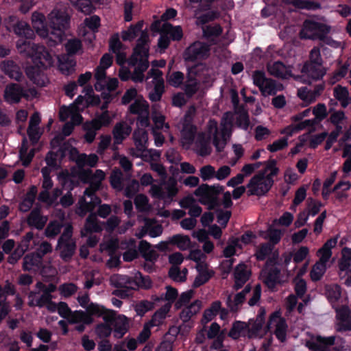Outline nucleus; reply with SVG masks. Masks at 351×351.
Returning a JSON list of instances; mask_svg holds the SVG:
<instances>
[{"label": "nucleus", "mask_w": 351, "mask_h": 351, "mask_svg": "<svg viewBox=\"0 0 351 351\" xmlns=\"http://www.w3.org/2000/svg\"><path fill=\"white\" fill-rule=\"evenodd\" d=\"M113 58L110 53H105L101 58L99 65L95 71V78L102 80L104 75H106V69L112 64Z\"/></svg>", "instance_id": "79ce46f5"}, {"label": "nucleus", "mask_w": 351, "mask_h": 351, "mask_svg": "<svg viewBox=\"0 0 351 351\" xmlns=\"http://www.w3.org/2000/svg\"><path fill=\"white\" fill-rule=\"evenodd\" d=\"M229 336L234 339H237L241 337H248L246 322L240 321L235 322L229 332Z\"/></svg>", "instance_id": "3c124183"}, {"label": "nucleus", "mask_w": 351, "mask_h": 351, "mask_svg": "<svg viewBox=\"0 0 351 351\" xmlns=\"http://www.w3.org/2000/svg\"><path fill=\"white\" fill-rule=\"evenodd\" d=\"M70 18L64 8H53L47 16L39 12L32 14V25L36 33L42 38L46 39L47 43L54 46L62 43L65 35V30L69 27Z\"/></svg>", "instance_id": "f257e3e1"}, {"label": "nucleus", "mask_w": 351, "mask_h": 351, "mask_svg": "<svg viewBox=\"0 0 351 351\" xmlns=\"http://www.w3.org/2000/svg\"><path fill=\"white\" fill-rule=\"evenodd\" d=\"M250 271L247 266L243 263L239 264L234 272V287L238 289L241 288L249 279Z\"/></svg>", "instance_id": "72a5a7b5"}, {"label": "nucleus", "mask_w": 351, "mask_h": 351, "mask_svg": "<svg viewBox=\"0 0 351 351\" xmlns=\"http://www.w3.org/2000/svg\"><path fill=\"white\" fill-rule=\"evenodd\" d=\"M232 114L230 112L224 114L221 119V130L219 132L217 123L215 120H210L207 125L208 135L199 136V140L196 142L197 152L199 155L205 156L211 152V147L209 145V140L213 137V144L217 152H221L226 145V135L228 134L232 127Z\"/></svg>", "instance_id": "20e7f679"}, {"label": "nucleus", "mask_w": 351, "mask_h": 351, "mask_svg": "<svg viewBox=\"0 0 351 351\" xmlns=\"http://www.w3.org/2000/svg\"><path fill=\"white\" fill-rule=\"evenodd\" d=\"M143 25V22L139 21L121 32V38L123 41H132L140 36L133 54L130 58V64L135 66L132 76L134 82H142L144 80L143 73L149 67V36L147 32L142 29Z\"/></svg>", "instance_id": "7ed1b4c3"}, {"label": "nucleus", "mask_w": 351, "mask_h": 351, "mask_svg": "<svg viewBox=\"0 0 351 351\" xmlns=\"http://www.w3.org/2000/svg\"><path fill=\"white\" fill-rule=\"evenodd\" d=\"M132 132V128L126 122L116 123L112 130L114 144H121Z\"/></svg>", "instance_id": "2f4dec72"}, {"label": "nucleus", "mask_w": 351, "mask_h": 351, "mask_svg": "<svg viewBox=\"0 0 351 351\" xmlns=\"http://www.w3.org/2000/svg\"><path fill=\"white\" fill-rule=\"evenodd\" d=\"M62 194V191L60 189H54L50 194L49 192H40L38 195V199L40 202H45L48 205H52L56 202L59 196Z\"/></svg>", "instance_id": "e2e57ef3"}, {"label": "nucleus", "mask_w": 351, "mask_h": 351, "mask_svg": "<svg viewBox=\"0 0 351 351\" xmlns=\"http://www.w3.org/2000/svg\"><path fill=\"white\" fill-rule=\"evenodd\" d=\"M335 337L331 336L324 338L320 336L312 337L305 343L306 346L311 351H328L329 346L335 343Z\"/></svg>", "instance_id": "cd10ccee"}, {"label": "nucleus", "mask_w": 351, "mask_h": 351, "mask_svg": "<svg viewBox=\"0 0 351 351\" xmlns=\"http://www.w3.org/2000/svg\"><path fill=\"white\" fill-rule=\"evenodd\" d=\"M161 31L173 40H180L182 37V30L180 26H172L170 23H165L161 27Z\"/></svg>", "instance_id": "4d7b16f0"}, {"label": "nucleus", "mask_w": 351, "mask_h": 351, "mask_svg": "<svg viewBox=\"0 0 351 351\" xmlns=\"http://www.w3.org/2000/svg\"><path fill=\"white\" fill-rule=\"evenodd\" d=\"M267 69L271 75L278 78L289 79L293 76L291 67L280 61L269 62Z\"/></svg>", "instance_id": "393cba45"}, {"label": "nucleus", "mask_w": 351, "mask_h": 351, "mask_svg": "<svg viewBox=\"0 0 351 351\" xmlns=\"http://www.w3.org/2000/svg\"><path fill=\"white\" fill-rule=\"evenodd\" d=\"M112 121V117L110 116L108 110H105L92 121L87 123V126L94 128L96 130H99L102 127L108 126L111 123Z\"/></svg>", "instance_id": "49530a36"}, {"label": "nucleus", "mask_w": 351, "mask_h": 351, "mask_svg": "<svg viewBox=\"0 0 351 351\" xmlns=\"http://www.w3.org/2000/svg\"><path fill=\"white\" fill-rule=\"evenodd\" d=\"M37 194V188L35 186H32L29 190L25 195L22 202L19 205V209L22 212L28 211L33 205L36 195Z\"/></svg>", "instance_id": "5fc2aeb1"}, {"label": "nucleus", "mask_w": 351, "mask_h": 351, "mask_svg": "<svg viewBox=\"0 0 351 351\" xmlns=\"http://www.w3.org/2000/svg\"><path fill=\"white\" fill-rule=\"evenodd\" d=\"M267 328L280 342L286 341L288 325L279 311H276L270 315Z\"/></svg>", "instance_id": "f8f14e48"}, {"label": "nucleus", "mask_w": 351, "mask_h": 351, "mask_svg": "<svg viewBox=\"0 0 351 351\" xmlns=\"http://www.w3.org/2000/svg\"><path fill=\"white\" fill-rule=\"evenodd\" d=\"M14 32L19 36L24 37L25 38H33L34 33L30 25L22 21H17L16 24L13 26Z\"/></svg>", "instance_id": "c03bdc74"}, {"label": "nucleus", "mask_w": 351, "mask_h": 351, "mask_svg": "<svg viewBox=\"0 0 351 351\" xmlns=\"http://www.w3.org/2000/svg\"><path fill=\"white\" fill-rule=\"evenodd\" d=\"M132 114H137V125L147 128L149 125V105L143 97H137L129 107Z\"/></svg>", "instance_id": "f3484780"}, {"label": "nucleus", "mask_w": 351, "mask_h": 351, "mask_svg": "<svg viewBox=\"0 0 351 351\" xmlns=\"http://www.w3.org/2000/svg\"><path fill=\"white\" fill-rule=\"evenodd\" d=\"M139 250L146 260L153 261L158 257L156 251L152 248L151 245L146 241H141L140 242Z\"/></svg>", "instance_id": "0e129e2a"}, {"label": "nucleus", "mask_w": 351, "mask_h": 351, "mask_svg": "<svg viewBox=\"0 0 351 351\" xmlns=\"http://www.w3.org/2000/svg\"><path fill=\"white\" fill-rule=\"evenodd\" d=\"M178 193L177 181L174 178H169L165 187L153 184L149 190L151 195L155 198L162 199L165 203H169Z\"/></svg>", "instance_id": "ddd939ff"}, {"label": "nucleus", "mask_w": 351, "mask_h": 351, "mask_svg": "<svg viewBox=\"0 0 351 351\" xmlns=\"http://www.w3.org/2000/svg\"><path fill=\"white\" fill-rule=\"evenodd\" d=\"M102 230V226L99 223L97 216L91 214L86 219L84 228L82 230V236H86L88 233L97 232Z\"/></svg>", "instance_id": "a18cd8bd"}, {"label": "nucleus", "mask_w": 351, "mask_h": 351, "mask_svg": "<svg viewBox=\"0 0 351 351\" xmlns=\"http://www.w3.org/2000/svg\"><path fill=\"white\" fill-rule=\"evenodd\" d=\"M47 221V218L41 215L40 210L38 209L33 210L27 219L28 224L37 229H42L45 226Z\"/></svg>", "instance_id": "864d4df0"}, {"label": "nucleus", "mask_w": 351, "mask_h": 351, "mask_svg": "<svg viewBox=\"0 0 351 351\" xmlns=\"http://www.w3.org/2000/svg\"><path fill=\"white\" fill-rule=\"evenodd\" d=\"M60 151L62 156H69L70 159L76 162L78 166H88L94 167L98 162L99 158L95 154L86 155L85 154H79L76 148L73 147L69 143L64 144Z\"/></svg>", "instance_id": "9b49d317"}, {"label": "nucleus", "mask_w": 351, "mask_h": 351, "mask_svg": "<svg viewBox=\"0 0 351 351\" xmlns=\"http://www.w3.org/2000/svg\"><path fill=\"white\" fill-rule=\"evenodd\" d=\"M196 269L198 275L193 282V287H198L206 283L212 277L213 272L208 269L206 263L196 265Z\"/></svg>", "instance_id": "f704fd0d"}, {"label": "nucleus", "mask_w": 351, "mask_h": 351, "mask_svg": "<svg viewBox=\"0 0 351 351\" xmlns=\"http://www.w3.org/2000/svg\"><path fill=\"white\" fill-rule=\"evenodd\" d=\"M302 76L308 77V82L321 79L326 73L323 65L306 62L302 69Z\"/></svg>", "instance_id": "c85d7f7f"}, {"label": "nucleus", "mask_w": 351, "mask_h": 351, "mask_svg": "<svg viewBox=\"0 0 351 351\" xmlns=\"http://www.w3.org/2000/svg\"><path fill=\"white\" fill-rule=\"evenodd\" d=\"M339 276L345 285L351 287V249L344 248L342 250Z\"/></svg>", "instance_id": "aec40b11"}, {"label": "nucleus", "mask_w": 351, "mask_h": 351, "mask_svg": "<svg viewBox=\"0 0 351 351\" xmlns=\"http://www.w3.org/2000/svg\"><path fill=\"white\" fill-rule=\"evenodd\" d=\"M106 173L101 169H97L94 173L92 171H84L81 175V178L84 182L90 184V186L86 189L84 196L78 202L77 213L84 216L88 212L92 211L95 206L100 203L99 197L95 196V192L97 191L105 179Z\"/></svg>", "instance_id": "39448f33"}, {"label": "nucleus", "mask_w": 351, "mask_h": 351, "mask_svg": "<svg viewBox=\"0 0 351 351\" xmlns=\"http://www.w3.org/2000/svg\"><path fill=\"white\" fill-rule=\"evenodd\" d=\"M146 228L148 229V234L151 237H157L162 233V226L160 224L157 223L154 219H147Z\"/></svg>", "instance_id": "774afa93"}, {"label": "nucleus", "mask_w": 351, "mask_h": 351, "mask_svg": "<svg viewBox=\"0 0 351 351\" xmlns=\"http://www.w3.org/2000/svg\"><path fill=\"white\" fill-rule=\"evenodd\" d=\"M298 97L308 106L315 101L319 93L315 90H308L306 88H301L298 90Z\"/></svg>", "instance_id": "680f3d73"}, {"label": "nucleus", "mask_w": 351, "mask_h": 351, "mask_svg": "<svg viewBox=\"0 0 351 351\" xmlns=\"http://www.w3.org/2000/svg\"><path fill=\"white\" fill-rule=\"evenodd\" d=\"M70 1L73 6L85 14H89L95 10L90 0H70Z\"/></svg>", "instance_id": "69168bd1"}, {"label": "nucleus", "mask_w": 351, "mask_h": 351, "mask_svg": "<svg viewBox=\"0 0 351 351\" xmlns=\"http://www.w3.org/2000/svg\"><path fill=\"white\" fill-rule=\"evenodd\" d=\"M265 311L261 308L255 319H250L246 325L247 326L248 338L261 337L263 335L262 328L265 322Z\"/></svg>", "instance_id": "4be33fe9"}, {"label": "nucleus", "mask_w": 351, "mask_h": 351, "mask_svg": "<svg viewBox=\"0 0 351 351\" xmlns=\"http://www.w3.org/2000/svg\"><path fill=\"white\" fill-rule=\"evenodd\" d=\"M162 75V72L158 69H152L148 73L147 86V88L154 86L153 90L149 93V97L153 101L160 100L164 91V80Z\"/></svg>", "instance_id": "2eb2a0df"}, {"label": "nucleus", "mask_w": 351, "mask_h": 351, "mask_svg": "<svg viewBox=\"0 0 351 351\" xmlns=\"http://www.w3.org/2000/svg\"><path fill=\"white\" fill-rule=\"evenodd\" d=\"M169 243L176 245L181 250H186L191 247V239L188 236L176 234L169 239Z\"/></svg>", "instance_id": "052dcab7"}, {"label": "nucleus", "mask_w": 351, "mask_h": 351, "mask_svg": "<svg viewBox=\"0 0 351 351\" xmlns=\"http://www.w3.org/2000/svg\"><path fill=\"white\" fill-rule=\"evenodd\" d=\"M137 126L138 128L134 131L133 134V138L136 148V152H134V149H131L130 154L135 156L136 157H139L147 148L148 134L143 130L144 128L138 125Z\"/></svg>", "instance_id": "b1692460"}, {"label": "nucleus", "mask_w": 351, "mask_h": 351, "mask_svg": "<svg viewBox=\"0 0 351 351\" xmlns=\"http://www.w3.org/2000/svg\"><path fill=\"white\" fill-rule=\"evenodd\" d=\"M25 97H27V95L20 85L12 83L6 86L3 97L8 104H17Z\"/></svg>", "instance_id": "bb28decb"}, {"label": "nucleus", "mask_w": 351, "mask_h": 351, "mask_svg": "<svg viewBox=\"0 0 351 351\" xmlns=\"http://www.w3.org/2000/svg\"><path fill=\"white\" fill-rule=\"evenodd\" d=\"M41 261V256L38 254L26 255L23 259V269L27 271L36 269L39 267Z\"/></svg>", "instance_id": "6e6d98bb"}, {"label": "nucleus", "mask_w": 351, "mask_h": 351, "mask_svg": "<svg viewBox=\"0 0 351 351\" xmlns=\"http://www.w3.org/2000/svg\"><path fill=\"white\" fill-rule=\"evenodd\" d=\"M250 291V287L249 286H246L242 291L236 294L233 298H232L231 296H229L227 300V305L230 310L237 311L239 306L244 302L246 294L249 293Z\"/></svg>", "instance_id": "09e8293b"}, {"label": "nucleus", "mask_w": 351, "mask_h": 351, "mask_svg": "<svg viewBox=\"0 0 351 351\" xmlns=\"http://www.w3.org/2000/svg\"><path fill=\"white\" fill-rule=\"evenodd\" d=\"M0 69L11 79L19 81L22 77V72L19 65L11 60H6L1 62Z\"/></svg>", "instance_id": "7c9ffc66"}, {"label": "nucleus", "mask_w": 351, "mask_h": 351, "mask_svg": "<svg viewBox=\"0 0 351 351\" xmlns=\"http://www.w3.org/2000/svg\"><path fill=\"white\" fill-rule=\"evenodd\" d=\"M70 324H90L93 322L94 319L90 315H88L83 311H75L71 312L67 318Z\"/></svg>", "instance_id": "37998d69"}, {"label": "nucleus", "mask_w": 351, "mask_h": 351, "mask_svg": "<svg viewBox=\"0 0 351 351\" xmlns=\"http://www.w3.org/2000/svg\"><path fill=\"white\" fill-rule=\"evenodd\" d=\"M109 322L114 327V337L117 339L122 338L128 330L129 321L123 315H118L114 311L113 317Z\"/></svg>", "instance_id": "a878e982"}, {"label": "nucleus", "mask_w": 351, "mask_h": 351, "mask_svg": "<svg viewBox=\"0 0 351 351\" xmlns=\"http://www.w3.org/2000/svg\"><path fill=\"white\" fill-rule=\"evenodd\" d=\"M261 94L264 97L275 95L278 91L282 90L284 86L280 83H277L275 80L268 78L261 87L258 88Z\"/></svg>", "instance_id": "58836bf2"}, {"label": "nucleus", "mask_w": 351, "mask_h": 351, "mask_svg": "<svg viewBox=\"0 0 351 351\" xmlns=\"http://www.w3.org/2000/svg\"><path fill=\"white\" fill-rule=\"evenodd\" d=\"M101 250L107 251L110 254L115 253L119 250H126L123 254L125 261H132L138 256L136 242L132 239L121 243L116 239H108L101 244Z\"/></svg>", "instance_id": "1a4fd4ad"}, {"label": "nucleus", "mask_w": 351, "mask_h": 351, "mask_svg": "<svg viewBox=\"0 0 351 351\" xmlns=\"http://www.w3.org/2000/svg\"><path fill=\"white\" fill-rule=\"evenodd\" d=\"M201 308V302L196 300L191 303L190 305L185 307L180 313V319L183 321L184 324L180 325L177 330L174 328L176 332H189L193 328V324L190 322L191 318L197 313Z\"/></svg>", "instance_id": "6ab92c4d"}, {"label": "nucleus", "mask_w": 351, "mask_h": 351, "mask_svg": "<svg viewBox=\"0 0 351 351\" xmlns=\"http://www.w3.org/2000/svg\"><path fill=\"white\" fill-rule=\"evenodd\" d=\"M330 27L323 23L307 20L303 24L300 36L302 38L321 40L330 32Z\"/></svg>", "instance_id": "4468645a"}, {"label": "nucleus", "mask_w": 351, "mask_h": 351, "mask_svg": "<svg viewBox=\"0 0 351 351\" xmlns=\"http://www.w3.org/2000/svg\"><path fill=\"white\" fill-rule=\"evenodd\" d=\"M41 292V295H39V293L34 291L29 293L28 295L29 306H43L50 302V300H51V295L48 294L45 291Z\"/></svg>", "instance_id": "a19ab883"}, {"label": "nucleus", "mask_w": 351, "mask_h": 351, "mask_svg": "<svg viewBox=\"0 0 351 351\" xmlns=\"http://www.w3.org/2000/svg\"><path fill=\"white\" fill-rule=\"evenodd\" d=\"M16 47L20 54L31 58L35 65L26 69L27 77L36 85L45 86L47 79L43 70L53 65V56L44 46L23 39H19L16 42Z\"/></svg>", "instance_id": "f03ea898"}, {"label": "nucleus", "mask_w": 351, "mask_h": 351, "mask_svg": "<svg viewBox=\"0 0 351 351\" xmlns=\"http://www.w3.org/2000/svg\"><path fill=\"white\" fill-rule=\"evenodd\" d=\"M110 281L111 285L115 287L128 289H148L152 285L151 280L148 277H143L138 272L135 273L133 277L114 274L110 277Z\"/></svg>", "instance_id": "6e6552de"}, {"label": "nucleus", "mask_w": 351, "mask_h": 351, "mask_svg": "<svg viewBox=\"0 0 351 351\" xmlns=\"http://www.w3.org/2000/svg\"><path fill=\"white\" fill-rule=\"evenodd\" d=\"M170 308V304H166L154 314L151 320L147 322V324L149 325L152 328L160 326V324H162L163 321L166 318L167 315L169 313Z\"/></svg>", "instance_id": "de8ad7c7"}, {"label": "nucleus", "mask_w": 351, "mask_h": 351, "mask_svg": "<svg viewBox=\"0 0 351 351\" xmlns=\"http://www.w3.org/2000/svg\"><path fill=\"white\" fill-rule=\"evenodd\" d=\"M87 92L86 104L84 103L85 98L83 96H79L75 99L74 103L71 104L69 106H62L60 108L59 115L62 121H65L70 119V122H73L75 124H80L82 119L80 112L87 106V104H90L92 105L98 104L99 98L90 95V93H93V89L91 87L87 88Z\"/></svg>", "instance_id": "0eeeda50"}, {"label": "nucleus", "mask_w": 351, "mask_h": 351, "mask_svg": "<svg viewBox=\"0 0 351 351\" xmlns=\"http://www.w3.org/2000/svg\"><path fill=\"white\" fill-rule=\"evenodd\" d=\"M196 133V128L190 124L186 123L181 132V143L185 149H189L193 143Z\"/></svg>", "instance_id": "4c0bfd02"}, {"label": "nucleus", "mask_w": 351, "mask_h": 351, "mask_svg": "<svg viewBox=\"0 0 351 351\" xmlns=\"http://www.w3.org/2000/svg\"><path fill=\"white\" fill-rule=\"evenodd\" d=\"M72 230L71 225H66L58 240L57 248L60 252V256L64 260L71 258L75 249V243L71 237Z\"/></svg>", "instance_id": "dca6fc26"}, {"label": "nucleus", "mask_w": 351, "mask_h": 351, "mask_svg": "<svg viewBox=\"0 0 351 351\" xmlns=\"http://www.w3.org/2000/svg\"><path fill=\"white\" fill-rule=\"evenodd\" d=\"M243 248L239 238L231 237L228 239L227 245L224 248L223 254L225 257L230 258L236 255Z\"/></svg>", "instance_id": "8fccbe9b"}, {"label": "nucleus", "mask_w": 351, "mask_h": 351, "mask_svg": "<svg viewBox=\"0 0 351 351\" xmlns=\"http://www.w3.org/2000/svg\"><path fill=\"white\" fill-rule=\"evenodd\" d=\"M337 244V239H329L317 252V256L319 257V261L313 265L311 271V278L313 281L321 279L324 274L327 263L331 257V249Z\"/></svg>", "instance_id": "9d476101"}, {"label": "nucleus", "mask_w": 351, "mask_h": 351, "mask_svg": "<svg viewBox=\"0 0 351 351\" xmlns=\"http://www.w3.org/2000/svg\"><path fill=\"white\" fill-rule=\"evenodd\" d=\"M194 195L201 204L206 205L209 209H213L217 205V193L214 186L202 184L195 189Z\"/></svg>", "instance_id": "a211bd4d"}, {"label": "nucleus", "mask_w": 351, "mask_h": 351, "mask_svg": "<svg viewBox=\"0 0 351 351\" xmlns=\"http://www.w3.org/2000/svg\"><path fill=\"white\" fill-rule=\"evenodd\" d=\"M96 82L95 84V88L97 91L108 90L109 92L114 90L119 84V81L115 77H106L104 75L101 80L99 78H95Z\"/></svg>", "instance_id": "e433bc0d"}, {"label": "nucleus", "mask_w": 351, "mask_h": 351, "mask_svg": "<svg viewBox=\"0 0 351 351\" xmlns=\"http://www.w3.org/2000/svg\"><path fill=\"white\" fill-rule=\"evenodd\" d=\"M335 330L337 332L351 330V310L346 306L335 307Z\"/></svg>", "instance_id": "412c9836"}, {"label": "nucleus", "mask_w": 351, "mask_h": 351, "mask_svg": "<svg viewBox=\"0 0 351 351\" xmlns=\"http://www.w3.org/2000/svg\"><path fill=\"white\" fill-rule=\"evenodd\" d=\"M315 123V120L306 119L299 123L296 125H289L280 131V134L287 136L286 138L291 136L295 132L303 130L307 127H312Z\"/></svg>", "instance_id": "603ef678"}, {"label": "nucleus", "mask_w": 351, "mask_h": 351, "mask_svg": "<svg viewBox=\"0 0 351 351\" xmlns=\"http://www.w3.org/2000/svg\"><path fill=\"white\" fill-rule=\"evenodd\" d=\"M264 169L256 173L246 185L249 195H265L273 186L274 176L279 171L276 161L269 160L264 162Z\"/></svg>", "instance_id": "423d86ee"}, {"label": "nucleus", "mask_w": 351, "mask_h": 351, "mask_svg": "<svg viewBox=\"0 0 351 351\" xmlns=\"http://www.w3.org/2000/svg\"><path fill=\"white\" fill-rule=\"evenodd\" d=\"M273 246L270 243H263L256 247L254 256L258 261L266 259L271 253Z\"/></svg>", "instance_id": "338daca9"}, {"label": "nucleus", "mask_w": 351, "mask_h": 351, "mask_svg": "<svg viewBox=\"0 0 351 351\" xmlns=\"http://www.w3.org/2000/svg\"><path fill=\"white\" fill-rule=\"evenodd\" d=\"M333 95L339 101L342 108H345L351 104V96L347 87L336 86L333 89Z\"/></svg>", "instance_id": "c9c22d12"}, {"label": "nucleus", "mask_w": 351, "mask_h": 351, "mask_svg": "<svg viewBox=\"0 0 351 351\" xmlns=\"http://www.w3.org/2000/svg\"><path fill=\"white\" fill-rule=\"evenodd\" d=\"M261 94L264 97L275 95L278 91L282 90L284 86L280 83H277L275 80L268 78L261 87L258 88Z\"/></svg>", "instance_id": "ea45409f"}, {"label": "nucleus", "mask_w": 351, "mask_h": 351, "mask_svg": "<svg viewBox=\"0 0 351 351\" xmlns=\"http://www.w3.org/2000/svg\"><path fill=\"white\" fill-rule=\"evenodd\" d=\"M34 156V149H31L28 150L27 141L25 138L23 139L21 147L19 152V157L24 166H27L32 161Z\"/></svg>", "instance_id": "bf43d9fd"}, {"label": "nucleus", "mask_w": 351, "mask_h": 351, "mask_svg": "<svg viewBox=\"0 0 351 351\" xmlns=\"http://www.w3.org/2000/svg\"><path fill=\"white\" fill-rule=\"evenodd\" d=\"M84 24L85 26L80 28L79 34L84 37L88 36L86 39L90 43L95 39V32H97L100 26V18L97 15L87 17L84 19Z\"/></svg>", "instance_id": "5701e85b"}, {"label": "nucleus", "mask_w": 351, "mask_h": 351, "mask_svg": "<svg viewBox=\"0 0 351 351\" xmlns=\"http://www.w3.org/2000/svg\"><path fill=\"white\" fill-rule=\"evenodd\" d=\"M86 311V313L90 315V317L93 315L101 317L104 322L110 321L114 315L113 310L106 308L103 305L93 302H90L89 305L87 306Z\"/></svg>", "instance_id": "c756f323"}, {"label": "nucleus", "mask_w": 351, "mask_h": 351, "mask_svg": "<svg viewBox=\"0 0 351 351\" xmlns=\"http://www.w3.org/2000/svg\"><path fill=\"white\" fill-rule=\"evenodd\" d=\"M208 50L207 45L196 42L187 49L186 55L191 59H202L208 56Z\"/></svg>", "instance_id": "473e14b6"}, {"label": "nucleus", "mask_w": 351, "mask_h": 351, "mask_svg": "<svg viewBox=\"0 0 351 351\" xmlns=\"http://www.w3.org/2000/svg\"><path fill=\"white\" fill-rule=\"evenodd\" d=\"M326 296L332 304L333 308L339 307L337 303L341 298V288L337 285H329L326 287Z\"/></svg>", "instance_id": "13d9d810"}]
</instances>
